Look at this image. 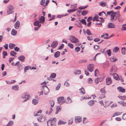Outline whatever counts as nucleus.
I'll list each match as a JSON object with an SVG mask.
<instances>
[{"mask_svg": "<svg viewBox=\"0 0 126 126\" xmlns=\"http://www.w3.org/2000/svg\"><path fill=\"white\" fill-rule=\"evenodd\" d=\"M81 117L80 116H77L75 117V121L76 123H79L81 121Z\"/></svg>", "mask_w": 126, "mask_h": 126, "instance_id": "11", "label": "nucleus"}, {"mask_svg": "<svg viewBox=\"0 0 126 126\" xmlns=\"http://www.w3.org/2000/svg\"><path fill=\"white\" fill-rule=\"evenodd\" d=\"M60 53L59 51L56 52L54 54V57L55 58H57L60 56Z\"/></svg>", "mask_w": 126, "mask_h": 126, "instance_id": "20", "label": "nucleus"}, {"mask_svg": "<svg viewBox=\"0 0 126 126\" xmlns=\"http://www.w3.org/2000/svg\"><path fill=\"white\" fill-rule=\"evenodd\" d=\"M58 45V43L56 41H54L52 42L51 46L53 48L56 47Z\"/></svg>", "mask_w": 126, "mask_h": 126, "instance_id": "9", "label": "nucleus"}, {"mask_svg": "<svg viewBox=\"0 0 126 126\" xmlns=\"http://www.w3.org/2000/svg\"><path fill=\"white\" fill-rule=\"evenodd\" d=\"M17 53L14 51H12L10 52V55L12 56H15L16 55Z\"/></svg>", "mask_w": 126, "mask_h": 126, "instance_id": "29", "label": "nucleus"}, {"mask_svg": "<svg viewBox=\"0 0 126 126\" xmlns=\"http://www.w3.org/2000/svg\"><path fill=\"white\" fill-rule=\"evenodd\" d=\"M15 44L12 43H10L9 45V47L10 49H13L15 46Z\"/></svg>", "mask_w": 126, "mask_h": 126, "instance_id": "26", "label": "nucleus"}, {"mask_svg": "<svg viewBox=\"0 0 126 126\" xmlns=\"http://www.w3.org/2000/svg\"><path fill=\"white\" fill-rule=\"evenodd\" d=\"M100 81V79L99 78H96L94 80L95 83L96 84H98L99 82Z\"/></svg>", "mask_w": 126, "mask_h": 126, "instance_id": "37", "label": "nucleus"}, {"mask_svg": "<svg viewBox=\"0 0 126 126\" xmlns=\"http://www.w3.org/2000/svg\"><path fill=\"white\" fill-rule=\"evenodd\" d=\"M86 33L88 35H91L92 34L90 31L88 29H87L86 30Z\"/></svg>", "mask_w": 126, "mask_h": 126, "instance_id": "52", "label": "nucleus"}, {"mask_svg": "<svg viewBox=\"0 0 126 126\" xmlns=\"http://www.w3.org/2000/svg\"><path fill=\"white\" fill-rule=\"evenodd\" d=\"M76 10V9H71L68 10L67 11V12L69 13H70L73 12L75 11Z\"/></svg>", "mask_w": 126, "mask_h": 126, "instance_id": "47", "label": "nucleus"}, {"mask_svg": "<svg viewBox=\"0 0 126 126\" xmlns=\"http://www.w3.org/2000/svg\"><path fill=\"white\" fill-rule=\"evenodd\" d=\"M41 112V110H40L37 112H35L34 113V115L35 116L39 115H40Z\"/></svg>", "mask_w": 126, "mask_h": 126, "instance_id": "22", "label": "nucleus"}, {"mask_svg": "<svg viewBox=\"0 0 126 126\" xmlns=\"http://www.w3.org/2000/svg\"><path fill=\"white\" fill-rule=\"evenodd\" d=\"M117 89L119 92H121L122 93H124L125 92V89L121 87H118L117 88Z\"/></svg>", "mask_w": 126, "mask_h": 126, "instance_id": "16", "label": "nucleus"}, {"mask_svg": "<svg viewBox=\"0 0 126 126\" xmlns=\"http://www.w3.org/2000/svg\"><path fill=\"white\" fill-rule=\"evenodd\" d=\"M120 16L119 11L117 13L116 12H113L111 15L110 18L111 21L113 22L115 21L117 19H119Z\"/></svg>", "mask_w": 126, "mask_h": 126, "instance_id": "1", "label": "nucleus"}, {"mask_svg": "<svg viewBox=\"0 0 126 126\" xmlns=\"http://www.w3.org/2000/svg\"><path fill=\"white\" fill-rule=\"evenodd\" d=\"M41 25V24H40L39 26H38L37 27H35L34 28V30L35 31H37L38 30L39 28L40 27Z\"/></svg>", "mask_w": 126, "mask_h": 126, "instance_id": "61", "label": "nucleus"}, {"mask_svg": "<svg viewBox=\"0 0 126 126\" xmlns=\"http://www.w3.org/2000/svg\"><path fill=\"white\" fill-rule=\"evenodd\" d=\"M45 0H41L40 2V4L42 5H43L44 6V5H45Z\"/></svg>", "mask_w": 126, "mask_h": 126, "instance_id": "54", "label": "nucleus"}, {"mask_svg": "<svg viewBox=\"0 0 126 126\" xmlns=\"http://www.w3.org/2000/svg\"><path fill=\"white\" fill-rule=\"evenodd\" d=\"M20 23L19 21H17L14 25V27L15 29H17L19 27Z\"/></svg>", "mask_w": 126, "mask_h": 126, "instance_id": "13", "label": "nucleus"}, {"mask_svg": "<svg viewBox=\"0 0 126 126\" xmlns=\"http://www.w3.org/2000/svg\"><path fill=\"white\" fill-rule=\"evenodd\" d=\"M66 123L65 122H64L62 121V120H60L58 122V124L59 125H60L61 124L63 125L64 124Z\"/></svg>", "mask_w": 126, "mask_h": 126, "instance_id": "33", "label": "nucleus"}, {"mask_svg": "<svg viewBox=\"0 0 126 126\" xmlns=\"http://www.w3.org/2000/svg\"><path fill=\"white\" fill-rule=\"evenodd\" d=\"M40 23L43 24L44 23L45 20V17L44 16H42L40 18Z\"/></svg>", "mask_w": 126, "mask_h": 126, "instance_id": "17", "label": "nucleus"}, {"mask_svg": "<svg viewBox=\"0 0 126 126\" xmlns=\"http://www.w3.org/2000/svg\"><path fill=\"white\" fill-rule=\"evenodd\" d=\"M14 8L13 6L12 5H9L7 7V15H9L12 13L14 12L13 11Z\"/></svg>", "mask_w": 126, "mask_h": 126, "instance_id": "3", "label": "nucleus"}, {"mask_svg": "<svg viewBox=\"0 0 126 126\" xmlns=\"http://www.w3.org/2000/svg\"><path fill=\"white\" fill-rule=\"evenodd\" d=\"M40 22L38 20L35 21L33 23V25L34 26H39L40 24Z\"/></svg>", "mask_w": 126, "mask_h": 126, "instance_id": "21", "label": "nucleus"}, {"mask_svg": "<svg viewBox=\"0 0 126 126\" xmlns=\"http://www.w3.org/2000/svg\"><path fill=\"white\" fill-rule=\"evenodd\" d=\"M118 103L121 104L124 106H126V102H124L118 101Z\"/></svg>", "mask_w": 126, "mask_h": 126, "instance_id": "39", "label": "nucleus"}, {"mask_svg": "<svg viewBox=\"0 0 126 126\" xmlns=\"http://www.w3.org/2000/svg\"><path fill=\"white\" fill-rule=\"evenodd\" d=\"M31 67L29 66H26L25 67L24 69V71L29 70V69H31Z\"/></svg>", "mask_w": 126, "mask_h": 126, "instance_id": "46", "label": "nucleus"}, {"mask_svg": "<svg viewBox=\"0 0 126 126\" xmlns=\"http://www.w3.org/2000/svg\"><path fill=\"white\" fill-rule=\"evenodd\" d=\"M50 105L51 108H52L54 106V102L52 100H50Z\"/></svg>", "mask_w": 126, "mask_h": 126, "instance_id": "40", "label": "nucleus"}, {"mask_svg": "<svg viewBox=\"0 0 126 126\" xmlns=\"http://www.w3.org/2000/svg\"><path fill=\"white\" fill-rule=\"evenodd\" d=\"M55 18V15H52L51 18H50L48 21H49L54 19Z\"/></svg>", "mask_w": 126, "mask_h": 126, "instance_id": "57", "label": "nucleus"}, {"mask_svg": "<svg viewBox=\"0 0 126 126\" xmlns=\"http://www.w3.org/2000/svg\"><path fill=\"white\" fill-rule=\"evenodd\" d=\"M106 82L107 85H109L111 84L112 82L111 78L110 77L107 78L106 79Z\"/></svg>", "mask_w": 126, "mask_h": 126, "instance_id": "8", "label": "nucleus"}, {"mask_svg": "<svg viewBox=\"0 0 126 126\" xmlns=\"http://www.w3.org/2000/svg\"><path fill=\"white\" fill-rule=\"evenodd\" d=\"M119 50V48L117 47H115L113 49V51L114 53L117 52Z\"/></svg>", "mask_w": 126, "mask_h": 126, "instance_id": "24", "label": "nucleus"}, {"mask_svg": "<svg viewBox=\"0 0 126 126\" xmlns=\"http://www.w3.org/2000/svg\"><path fill=\"white\" fill-rule=\"evenodd\" d=\"M122 29H123L124 31L126 30V24L123 25V27L122 28Z\"/></svg>", "mask_w": 126, "mask_h": 126, "instance_id": "53", "label": "nucleus"}, {"mask_svg": "<svg viewBox=\"0 0 126 126\" xmlns=\"http://www.w3.org/2000/svg\"><path fill=\"white\" fill-rule=\"evenodd\" d=\"M13 123V122L12 121H10L9 123L7 124L8 126H11Z\"/></svg>", "mask_w": 126, "mask_h": 126, "instance_id": "58", "label": "nucleus"}, {"mask_svg": "<svg viewBox=\"0 0 126 126\" xmlns=\"http://www.w3.org/2000/svg\"><path fill=\"white\" fill-rule=\"evenodd\" d=\"M73 122V119H71L69 121L68 124L69 125H71Z\"/></svg>", "mask_w": 126, "mask_h": 126, "instance_id": "63", "label": "nucleus"}, {"mask_svg": "<svg viewBox=\"0 0 126 126\" xmlns=\"http://www.w3.org/2000/svg\"><path fill=\"white\" fill-rule=\"evenodd\" d=\"M17 33V32L16 30L14 29L12 30L11 32V34L12 35L15 36L16 35Z\"/></svg>", "mask_w": 126, "mask_h": 126, "instance_id": "23", "label": "nucleus"}, {"mask_svg": "<svg viewBox=\"0 0 126 126\" xmlns=\"http://www.w3.org/2000/svg\"><path fill=\"white\" fill-rule=\"evenodd\" d=\"M88 6V5L85 6H80L79 7V9L80 10L84 9L86 8Z\"/></svg>", "mask_w": 126, "mask_h": 126, "instance_id": "48", "label": "nucleus"}, {"mask_svg": "<svg viewBox=\"0 0 126 126\" xmlns=\"http://www.w3.org/2000/svg\"><path fill=\"white\" fill-rule=\"evenodd\" d=\"M3 58H5V56L7 55V52L6 51H4L3 52Z\"/></svg>", "mask_w": 126, "mask_h": 126, "instance_id": "42", "label": "nucleus"}, {"mask_svg": "<svg viewBox=\"0 0 126 126\" xmlns=\"http://www.w3.org/2000/svg\"><path fill=\"white\" fill-rule=\"evenodd\" d=\"M98 16L97 15H96V16H95L93 18V21H95V20H96V19H97L98 18Z\"/></svg>", "mask_w": 126, "mask_h": 126, "instance_id": "55", "label": "nucleus"}, {"mask_svg": "<svg viewBox=\"0 0 126 126\" xmlns=\"http://www.w3.org/2000/svg\"><path fill=\"white\" fill-rule=\"evenodd\" d=\"M79 21L82 24L85 25H86V20L85 19H82L81 20L79 19Z\"/></svg>", "mask_w": 126, "mask_h": 126, "instance_id": "34", "label": "nucleus"}, {"mask_svg": "<svg viewBox=\"0 0 126 126\" xmlns=\"http://www.w3.org/2000/svg\"><path fill=\"white\" fill-rule=\"evenodd\" d=\"M118 97L122 100H126V95L124 96H119Z\"/></svg>", "mask_w": 126, "mask_h": 126, "instance_id": "28", "label": "nucleus"}, {"mask_svg": "<svg viewBox=\"0 0 126 126\" xmlns=\"http://www.w3.org/2000/svg\"><path fill=\"white\" fill-rule=\"evenodd\" d=\"M52 110H53L52 109L50 108L49 110H48L46 111V114L48 115H49L51 113Z\"/></svg>", "mask_w": 126, "mask_h": 126, "instance_id": "27", "label": "nucleus"}, {"mask_svg": "<svg viewBox=\"0 0 126 126\" xmlns=\"http://www.w3.org/2000/svg\"><path fill=\"white\" fill-rule=\"evenodd\" d=\"M46 120V118L43 116H41L38 117L37 118L38 120L40 122H43Z\"/></svg>", "mask_w": 126, "mask_h": 126, "instance_id": "7", "label": "nucleus"}, {"mask_svg": "<svg viewBox=\"0 0 126 126\" xmlns=\"http://www.w3.org/2000/svg\"><path fill=\"white\" fill-rule=\"evenodd\" d=\"M110 60L111 62H114L117 61L118 59L115 57H112L110 58Z\"/></svg>", "mask_w": 126, "mask_h": 126, "instance_id": "18", "label": "nucleus"}, {"mask_svg": "<svg viewBox=\"0 0 126 126\" xmlns=\"http://www.w3.org/2000/svg\"><path fill=\"white\" fill-rule=\"evenodd\" d=\"M100 91L102 93H106V92H105V87H104L103 88L101 89L100 90Z\"/></svg>", "mask_w": 126, "mask_h": 126, "instance_id": "50", "label": "nucleus"}, {"mask_svg": "<svg viewBox=\"0 0 126 126\" xmlns=\"http://www.w3.org/2000/svg\"><path fill=\"white\" fill-rule=\"evenodd\" d=\"M122 119L124 120L126 119V113L124 114L122 116Z\"/></svg>", "mask_w": 126, "mask_h": 126, "instance_id": "64", "label": "nucleus"}, {"mask_svg": "<svg viewBox=\"0 0 126 126\" xmlns=\"http://www.w3.org/2000/svg\"><path fill=\"white\" fill-rule=\"evenodd\" d=\"M88 13V11L86 10H84L82 11L81 13V15L84 16H85Z\"/></svg>", "mask_w": 126, "mask_h": 126, "instance_id": "38", "label": "nucleus"}, {"mask_svg": "<svg viewBox=\"0 0 126 126\" xmlns=\"http://www.w3.org/2000/svg\"><path fill=\"white\" fill-rule=\"evenodd\" d=\"M61 109V106H59L57 107L56 108V114H57L58 112L60 111Z\"/></svg>", "mask_w": 126, "mask_h": 126, "instance_id": "30", "label": "nucleus"}, {"mask_svg": "<svg viewBox=\"0 0 126 126\" xmlns=\"http://www.w3.org/2000/svg\"><path fill=\"white\" fill-rule=\"evenodd\" d=\"M39 102V101L38 100L34 99H33L32 101V103L34 105H36Z\"/></svg>", "mask_w": 126, "mask_h": 126, "instance_id": "19", "label": "nucleus"}, {"mask_svg": "<svg viewBox=\"0 0 126 126\" xmlns=\"http://www.w3.org/2000/svg\"><path fill=\"white\" fill-rule=\"evenodd\" d=\"M70 37V38L69 40H70L71 42L72 43H76L79 42L78 39L76 38L74 36H71Z\"/></svg>", "mask_w": 126, "mask_h": 126, "instance_id": "5", "label": "nucleus"}, {"mask_svg": "<svg viewBox=\"0 0 126 126\" xmlns=\"http://www.w3.org/2000/svg\"><path fill=\"white\" fill-rule=\"evenodd\" d=\"M108 28H114L115 27L114 24L112 23L109 22L108 25Z\"/></svg>", "mask_w": 126, "mask_h": 126, "instance_id": "12", "label": "nucleus"}, {"mask_svg": "<svg viewBox=\"0 0 126 126\" xmlns=\"http://www.w3.org/2000/svg\"><path fill=\"white\" fill-rule=\"evenodd\" d=\"M106 52L107 54L109 56H111V51L110 49L108 50H107Z\"/></svg>", "mask_w": 126, "mask_h": 126, "instance_id": "45", "label": "nucleus"}, {"mask_svg": "<svg viewBox=\"0 0 126 126\" xmlns=\"http://www.w3.org/2000/svg\"><path fill=\"white\" fill-rule=\"evenodd\" d=\"M94 103V100H91L88 102V104L89 106H92L93 105Z\"/></svg>", "mask_w": 126, "mask_h": 126, "instance_id": "25", "label": "nucleus"}, {"mask_svg": "<svg viewBox=\"0 0 126 126\" xmlns=\"http://www.w3.org/2000/svg\"><path fill=\"white\" fill-rule=\"evenodd\" d=\"M111 70L112 71H116L117 70V68L115 65L112 66L111 68Z\"/></svg>", "mask_w": 126, "mask_h": 126, "instance_id": "32", "label": "nucleus"}, {"mask_svg": "<svg viewBox=\"0 0 126 126\" xmlns=\"http://www.w3.org/2000/svg\"><path fill=\"white\" fill-rule=\"evenodd\" d=\"M67 99L68 100L67 103H71L72 102V101L70 97H68Z\"/></svg>", "mask_w": 126, "mask_h": 126, "instance_id": "49", "label": "nucleus"}, {"mask_svg": "<svg viewBox=\"0 0 126 126\" xmlns=\"http://www.w3.org/2000/svg\"><path fill=\"white\" fill-rule=\"evenodd\" d=\"M108 36V33H106L105 34L103 35H102L101 36V38H102L104 37V38L105 37H107Z\"/></svg>", "mask_w": 126, "mask_h": 126, "instance_id": "59", "label": "nucleus"}, {"mask_svg": "<svg viewBox=\"0 0 126 126\" xmlns=\"http://www.w3.org/2000/svg\"><path fill=\"white\" fill-rule=\"evenodd\" d=\"M126 51V48L125 47H122V53L124 55L125 54V53Z\"/></svg>", "mask_w": 126, "mask_h": 126, "instance_id": "41", "label": "nucleus"}, {"mask_svg": "<svg viewBox=\"0 0 126 126\" xmlns=\"http://www.w3.org/2000/svg\"><path fill=\"white\" fill-rule=\"evenodd\" d=\"M56 74L54 73H52L50 77L51 78H54L55 77H56Z\"/></svg>", "mask_w": 126, "mask_h": 126, "instance_id": "44", "label": "nucleus"}, {"mask_svg": "<svg viewBox=\"0 0 126 126\" xmlns=\"http://www.w3.org/2000/svg\"><path fill=\"white\" fill-rule=\"evenodd\" d=\"M113 78L116 80H119V77L118 75L116 73H114L113 75Z\"/></svg>", "mask_w": 126, "mask_h": 126, "instance_id": "15", "label": "nucleus"}, {"mask_svg": "<svg viewBox=\"0 0 126 126\" xmlns=\"http://www.w3.org/2000/svg\"><path fill=\"white\" fill-rule=\"evenodd\" d=\"M57 101L58 103L61 104L62 103H65V102L64 100V97L63 96L58 97L57 98Z\"/></svg>", "mask_w": 126, "mask_h": 126, "instance_id": "6", "label": "nucleus"}, {"mask_svg": "<svg viewBox=\"0 0 126 126\" xmlns=\"http://www.w3.org/2000/svg\"><path fill=\"white\" fill-rule=\"evenodd\" d=\"M18 59L22 62H24L25 61V57L23 55H21L18 57Z\"/></svg>", "mask_w": 126, "mask_h": 126, "instance_id": "14", "label": "nucleus"}, {"mask_svg": "<svg viewBox=\"0 0 126 126\" xmlns=\"http://www.w3.org/2000/svg\"><path fill=\"white\" fill-rule=\"evenodd\" d=\"M64 45L63 44H62L61 45H60V46H59L58 50L62 49V48H63L64 47Z\"/></svg>", "mask_w": 126, "mask_h": 126, "instance_id": "56", "label": "nucleus"}, {"mask_svg": "<svg viewBox=\"0 0 126 126\" xmlns=\"http://www.w3.org/2000/svg\"><path fill=\"white\" fill-rule=\"evenodd\" d=\"M94 65L93 64H90L87 66V68L89 71H93L94 69Z\"/></svg>", "mask_w": 126, "mask_h": 126, "instance_id": "10", "label": "nucleus"}, {"mask_svg": "<svg viewBox=\"0 0 126 126\" xmlns=\"http://www.w3.org/2000/svg\"><path fill=\"white\" fill-rule=\"evenodd\" d=\"M87 62V60H81L79 61V63H86Z\"/></svg>", "mask_w": 126, "mask_h": 126, "instance_id": "60", "label": "nucleus"}, {"mask_svg": "<svg viewBox=\"0 0 126 126\" xmlns=\"http://www.w3.org/2000/svg\"><path fill=\"white\" fill-rule=\"evenodd\" d=\"M56 121V119L55 118H54L53 119L49 120L47 122L48 126H55Z\"/></svg>", "mask_w": 126, "mask_h": 126, "instance_id": "2", "label": "nucleus"}, {"mask_svg": "<svg viewBox=\"0 0 126 126\" xmlns=\"http://www.w3.org/2000/svg\"><path fill=\"white\" fill-rule=\"evenodd\" d=\"M22 98L25 99L23 101L24 102H25L28 99H30V96L28 93L25 92L22 94Z\"/></svg>", "mask_w": 126, "mask_h": 126, "instance_id": "4", "label": "nucleus"}, {"mask_svg": "<svg viewBox=\"0 0 126 126\" xmlns=\"http://www.w3.org/2000/svg\"><path fill=\"white\" fill-rule=\"evenodd\" d=\"M68 46H69V47L72 49L74 47V46L73 45L70 43H69L68 45Z\"/></svg>", "mask_w": 126, "mask_h": 126, "instance_id": "51", "label": "nucleus"}, {"mask_svg": "<svg viewBox=\"0 0 126 126\" xmlns=\"http://www.w3.org/2000/svg\"><path fill=\"white\" fill-rule=\"evenodd\" d=\"M106 5H107V4L106 2L102 1L101 2L100 4V5L102 7L105 6Z\"/></svg>", "mask_w": 126, "mask_h": 126, "instance_id": "36", "label": "nucleus"}, {"mask_svg": "<svg viewBox=\"0 0 126 126\" xmlns=\"http://www.w3.org/2000/svg\"><path fill=\"white\" fill-rule=\"evenodd\" d=\"M12 89L16 91H17L19 89V87L18 86H15L12 87Z\"/></svg>", "mask_w": 126, "mask_h": 126, "instance_id": "35", "label": "nucleus"}, {"mask_svg": "<svg viewBox=\"0 0 126 126\" xmlns=\"http://www.w3.org/2000/svg\"><path fill=\"white\" fill-rule=\"evenodd\" d=\"M79 90L80 93L82 94H85V92L84 88L83 87H82Z\"/></svg>", "mask_w": 126, "mask_h": 126, "instance_id": "31", "label": "nucleus"}, {"mask_svg": "<svg viewBox=\"0 0 126 126\" xmlns=\"http://www.w3.org/2000/svg\"><path fill=\"white\" fill-rule=\"evenodd\" d=\"M112 102H110L109 101H105V106H108L109 105L112 103Z\"/></svg>", "mask_w": 126, "mask_h": 126, "instance_id": "43", "label": "nucleus"}, {"mask_svg": "<svg viewBox=\"0 0 126 126\" xmlns=\"http://www.w3.org/2000/svg\"><path fill=\"white\" fill-rule=\"evenodd\" d=\"M61 84L59 83L58 84L57 86L56 87V90H58L60 88L61 86Z\"/></svg>", "mask_w": 126, "mask_h": 126, "instance_id": "62", "label": "nucleus"}]
</instances>
